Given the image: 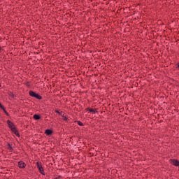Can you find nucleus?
Returning <instances> with one entry per match:
<instances>
[{
	"instance_id": "f257e3e1",
	"label": "nucleus",
	"mask_w": 179,
	"mask_h": 179,
	"mask_svg": "<svg viewBox=\"0 0 179 179\" xmlns=\"http://www.w3.org/2000/svg\"><path fill=\"white\" fill-rule=\"evenodd\" d=\"M29 94L31 96V97H34V99H37V100L43 99V96H41V95L38 94V93L34 92V91H29Z\"/></svg>"
},
{
	"instance_id": "f03ea898",
	"label": "nucleus",
	"mask_w": 179,
	"mask_h": 179,
	"mask_svg": "<svg viewBox=\"0 0 179 179\" xmlns=\"http://www.w3.org/2000/svg\"><path fill=\"white\" fill-rule=\"evenodd\" d=\"M170 163L173 166H176V167H178L179 166V161H178V159H170Z\"/></svg>"
},
{
	"instance_id": "7ed1b4c3",
	"label": "nucleus",
	"mask_w": 179,
	"mask_h": 179,
	"mask_svg": "<svg viewBox=\"0 0 179 179\" xmlns=\"http://www.w3.org/2000/svg\"><path fill=\"white\" fill-rule=\"evenodd\" d=\"M11 131L13 132V134H14V135H16V136H17V138H20V134H19V130L17 129V128H16V127H14L13 128H12Z\"/></svg>"
},
{
	"instance_id": "20e7f679",
	"label": "nucleus",
	"mask_w": 179,
	"mask_h": 179,
	"mask_svg": "<svg viewBox=\"0 0 179 179\" xmlns=\"http://www.w3.org/2000/svg\"><path fill=\"white\" fill-rule=\"evenodd\" d=\"M85 111H90V113H93V114H97L99 113L97 109H93L92 108H85Z\"/></svg>"
},
{
	"instance_id": "39448f33",
	"label": "nucleus",
	"mask_w": 179,
	"mask_h": 179,
	"mask_svg": "<svg viewBox=\"0 0 179 179\" xmlns=\"http://www.w3.org/2000/svg\"><path fill=\"white\" fill-rule=\"evenodd\" d=\"M18 167L19 169H25L26 168V163L23 161H20L18 162Z\"/></svg>"
},
{
	"instance_id": "423d86ee",
	"label": "nucleus",
	"mask_w": 179,
	"mask_h": 179,
	"mask_svg": "<svg viewBox=\"0 0 179 179\" xmlns=\"http://www.w3.org/2000/svg\"><path fill=\"white\" fill-rule=\"evenodd\" d=\"M7 124L8 125V128H10V130H12V128L15 127V124L9 120H7Z\"/></svg>"
},
{
	"instance_id": "0eeeda50",
	"label": "nucleus",
	"mask_w": 179,
	"mask_h": 179,
	"mask_svg": "<svg viewBox=\"0 0 179 179\" xmlns=\"http://www.w3.org/2000/svg\"><path fill=\"white\" fill-rule=\"evenodd\" d=\"M45 135H47L48 136H50V135H52V134H54V131L48 129L45 131Z\"/></svg>"
},
{
	"instance_id": "6e6552de",
	"label": "nucleus",
	"mask_w": 179,
	"mask_h": 179,
	"mask_svg": "<svg viewBox=\"0 0 179 179\" xmlns=\"http://www.w3.org/2000/svg\"><path fill=\"white\" fill-rule=\"evenodd\" d=\"M34 120H41V115L37 114L34 115Z\"/></svg>"
},
{
	"instance_id": "1a4fd4ad",
	"label": "nucleus",
	"mask_w": 179,
	"mask_h": 179,
	"mask_svg": "<svg viewBox=\"0 0 179 179\" xmlns=\"http://www.w3.org/2000/svg\"><path fill=\"white\" fill-rule=\"evenodd\" d=\"M38 170L42 176H45V173L44 172V168H43V166L41 168H39Z\"/></svg>"
},
{
	"instance_id": "9d476101",
	"label": "nucleus",
	"mask_w": 179,
	"mask_h": 179,
	"mask_svg": "<svg viewBox=\"0 0 179 179\" xmlns=\"http://www.w3.org/2000/svg\"><path fill=\"white\" fill-rule=\"evenodd\" d=\"M8 94L10 97H11L12 99H15V94H13V92H8Z\"/></svg>"
},
{
	"instance_id": "9b49d317",
	"label": "nucleus",
	"mask_w": 179,
	"mask_h": 179,
	"mask_svg": "<svg viewBox=\"0 0 179 179\" xmlns=\"http://www.w3.org/2000/svg\"><path fill=\"white\" fill-rule=\"evenodd\" d=\"M36 166H37V169H41L43 167V166L41 165V162H36Z\"/></svg>"
},
{
	"instance_id": "f8f14e48",
	"label": "nucleus",
	"mask_w": 179,
	"mask_h": 179,
	"mask_svg": "<svg viewBox=\"0 0 179 179\" xmlns=\"http://www.w3.org/2000/svg\"><path fill=\"white\" fill-rule=\"evenodd\" d=\"M1 110H3V113H6V115H7V117H9V113H8V111H6V109H5V106L3 108H1Z\"/></svg>"
},
{
	"instance_id": "ddd939ff",
	"label": "nucleus",
	"mask_w": 179,
	"mask_h": 179,
	"mask_svg": "<svg viewBox=\"0 0 179 179\" xmlns=\"http://www.w3.org/2000/svg\"><path fill=\"white\" fill-rule=\"evenodd\" d=\"M76 122H77L78 125H79L80 127H83V123L79 120L76 121Z\"/></svg>"
},
{
	"instance_id": "4468645a",
	"label": "nucleus",
	"mask_w": 179,
	"mask_h": 179,
	"mask_svg": "<svg viewBox=\"0 0 179 179\" xmlns=\"http://www.w3.org/2000/svg\"><path fill=\"white\" fill-rule=\"evenodd\" d=\"M8 150H13V148H12V145H10V143H8Z\"/></svg>"
},
{
	"instance_id": "2eb2a0df",
	"label": "nucleus",
	"mask_w": 179,
	"mask_h": 179,
	"mask_svg": "<svg viewBox=\"0 0 179 179\" xmlns=\"http://www.w3.org/2000/svg\"><path fill=\"white\" fill-rule=\"evenodd\" d=\"M25 85L27 87H30V83L28 81L27 83H25Z\"/></svg>"
},
{
	"instance_id": "dca6fc26",
	"label": "nucleus",
	"mask_w": 179,
	"mask_h": 179,
	"mask_svg": "<svg viewBox=\"0 0 179 179\" xmlns=\"http://www.w3.org/2000/svg\"><path fill=\"white\" fill-rule=\"evenodd\" d=\"M64 118V121H68V117L66 116H64V115H62Z\"/></svg>"
},
{
	"instance_id": "f3484780",
	"label": "nucleus",
	"mask_w": 179,
	"mask_h": 179,
	"mask_svg": "<svg viewBox=\"0 0 179 179\" xmlns=\"http://www.w3.org/2000/svg\"><path fill=\"white\" fill-rule=\"evenodd\" d=\"M55 113H57V114H59V115H61V112H59V110H55Z\"/></svg>"
},
{
	"instance_id": "a211bd4d",
	"label": "nucleus",
	"mask_w": 179,
	"mask_h": 179,
	"mask_svg": "<svg viewBox=\"0 0 179 179\" xmlns=\"http://www.w3.org/2000/svg\"><path fill=\"white\" fill-rule=\"evenodd\" d=\"M4 107H5V106H3L2 105V103H0V108L2 109V108H4Z\"/></svg>"
},
{
	"instance_id": "6ab92c4d",
	"label": "nucleus",
	"mask_w": 179,
	"mask_h": 179,
	"mask_svg": "<svg viewBox=\"0 0 179 179\" xmlns=\"http://www.w3.org/2000/svg\"><path fill=\"white\" fill-rule=\"evenodd\" d=\"M56 178H62V176H57Z\"/></svg>"
},
{
	"instance_id": "aec40b11",
	"label": "nucleus",
	"mask_w": 179,
	"mask_h": 179,
	"mask_svg": "<svg viewBox=\"0 0 179 179\" xmlns=\"http://www.w3.org/2000/svg\"><path fill=\"white\" fill-rule=\"evenodd\" d=\"M93 155L92 153L90 154V157H92Z\"/></svg>"
},
{
	"instance_id": "412c9836",
	"label": "nucleus",
	"mask_w": 179,
	"mask_h": 179,
	"mask_svg": "<svg viewBox=\"0 0 179 179\" xmlns=\"http://www.w3.org/2000/svg\"><path fill=\"white\" fill-rule=\"evenodd\" d=\"M177 65H178V68L179 69V63H177Z\"/></svg>"
},
{
	"instance_id": "4be33fe9",
	"label": "nucleus",
	"mask_w": 179,
	"mask_h": 179,
	"mask_svg": "<svg viewBox=\"0 0 179 179\" xmlns=\"http://www.w3.org/2000/svg\"><path fill=\"white\" fill-rule=\"evenodd\" d=\"M1 46H0V51H1Z\"/></svg>"
},
{
	"instance_id": "5701e85b",
	"label": "nucleus",
	"mask_w": 179,
	"mask_h": 179,
	"mask_svg": "<svg viewBox=\"0 0 179 179\" xmlns=\"http://www.w3.org/2000/svg\"><path fill=\"white\" fill-rule=\"evenodd\" d=\"M0 87H1V83H0Z\"/></svg>"
}]
</instances>
